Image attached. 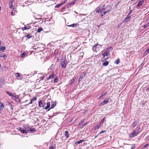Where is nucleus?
Masks as SVG:
<instances>
[{"label":"nucleus","mask_w":149,"mask_h":149,"mask_svg":"<svg viewBox=\"0 0 149 149\" xmlns=\"http://www.w3.org/2000/svg\"><path fill=\"white\" fill-rule=\"evenodd\" d=\"M103 57L102 59V61H104L108 59L110 57V54L107 52H104L102 54Z\"/></svg>","instance_id":"obj_1"},{"label":"nucleus","mask_w":149,"mask_h":149,"mask_svg":"<svg viewBox=\"0 0 149 149\" xmlns=\"http://www.w3.org/2000/svg\"><path fill=\"white\" fill-rule=\"evenodd\" d=\"M18 128V130L22 134H26L27 132L26 130L24 129V128H22L19 127Z\"/></svg>","instance_id":"obj_2"},{"label":"nucleus","mask_w":149,"mask_h":149,"mask_svg":"<svg viewBox=\"0 0 149 149\" xmlns=\"http://www.w3.org/2000/svg\"><path fill=\"white\" fill-rule=\"evenodd\" d=\"M110 99L109 98H107L105 99L104 101L102 102L100 104V105L101 106H103L105 104H107L109 101V100Z\"/></svg>","instance_id":"obj_3"},{"label":"nucleus","mask_w":149,"mask_h":149,"mask_svg":"<svg viewBox=\"0 0 149 149\" xmlns=\"http://www.w3.org/2000/svg\"><path fill=\"white\" fill-rule=\"evenodd\" d=\"M27 129L28 131H29L31 133H33L35 132H36V130L34 128L30 127L29 126H28L27 127Z\"/></svg>","instance_id":"obj_4"},{"label":"nucleus","mask_w":149,"mask_h":149,"mask_svg":"<svg viewBox=\"0 0 149 149\" xmlns=\"http://www.w3.org/2000/svg\"><path fill=\"white\" fill-rule=\"evenodd\" d=\"M138 133H139L138 131H136V130H135V131H134L133 132L130 134V138H133Z\"/></svg>","instance_id":"obj_5"},{"label":"nucleus","mask_w":149,"mask_h":149,"mask_svg":"<svg viewBox=\"0 0 149 149\" xmlns=\"http://www.w3.org/2000/svg\"><path fill=\"white\" fill-rule=\"evenodd\" d=\"M86 74V73L85 72H84L81 74L78 80V83H79L85 77Z\"/></svg>","instance_id":"obj_6"},{"label":"nucleus","mask_w":149,"mask_h":149,"mask_svg":"<svg viewBox=\"0 0 149 149\" xmlns=\"http://www.w3.org/2000/svg\"><path fill=\"white\" fill-rule=\"evenodd\" d=\"M61 66L63 68H65L67 64L66 62H65V61H61Z\"/></svg>","instance_id":"obj_7"},{"label":"nucleus","mask_w":149,"mask_h":149,"mask_svg":"<svg viewBox=\"0 0 149 149\" xmlns=\"http://www.w3.org/2000/svg\"><path fill=\"white\" fill-rule=\"evenodd\" d=\"M14 0H10V2L9 3V8L11 9H14V6L13 5V2L14 1Z\"/></svg>","instance_id":"obj_8"},{"label":"nucleus","mask_w":149,"mask_h":149,"mask_svg":"<svg viewBox=\"0 0 149 149\" xmlns=\"http://www.w3.org/2000/svg\"><path fill=\"white\" fill-rule=\"evenodd\" d=\"M131 17L130 16H128V15L127 17L123 20V23H126L129 22L130 20Z\"/></svg>","instance_id":"obj_9"},{"label":"nucleus","mask_w":149,"mask_h":149,"mask_svg":"<svg viewBox=\"0 0 149 149\" xmlns=\"http://www.w3.org/2000/svg\"><path fill=\"white\" fill-rule=\"evenodd\" d=\"M45 105V103L43 104L41 101H40L38 102V106L40 107L43 108Z\"/></svg>","instance_id":"obj_10"},{"label":"nucleus","mask_w":149,"mask_h":149,"mask_svg":"<svg viewBox=\"0 0 149 149\" xmlns=\"http://www.w3.org/2000/svg\"><path fill=\"white\" fill-rule=\"evenodd\" d=\"M5 81L2 79H0V88H1L2 86L5 84Z\"/></svg>","instance_id":"obj_11"},{"label":"nucleus","mask_w":149,"mask_h":149,"mask_svg":"<svg viewBox=\"0 0 149 149\" xmlns=\"http://www.w3.org/2000/svg\"><path fill=\"white\" fill-rule=\"evenodd\" d=\"M144 2V0H141L136 5V6L138 7H140L143 3Z\"/></svg>","instance_id":"obj_12"},{"label":"nucleus","mask_w":149,"mask_h":149,"mask_svg":"<svg viewBox=\"0 0 149 149\" xmlns=\"http://www.w3.org/2000/svg\"><path fill=\"white\" fill-rule=\"evenodd\" d=\"M76 78V77H74L72 79L70 80L69 81V84L70 85H71L75 81V79Z\"/></svg>","instance_id":"obj_13"},{"label":"nucleus","mask_w":149,"mask_h":149,"mask_svg":"<svg viewBox=\"0 0 149 149\" xmlns=\"http://www.w3.org/2000/svg\"><path fill=\"white\" fill-rule=\"evenodd\" d=\"M56 103L55 102H53L52 104H51V107L50 108V109H49L48 110V111H49V110L50 109L54 108L56 106Z\"/></svg>","instance_id":"obj_14"},{"label":"nucleus","mask_w":149,"mask_h":149,"mask_svg":"<svg viewBox=\"0 0 149 149\" xmlns=\"http://www.w3.org/2000/svg\"><path fill=\"white\" fill-rule=\"evenodd\" d=\"M3 57V58L5 59L7 57V56L5 54L2 53L0 54V58Z\"/></svg>","instance_id":"obj_15"},{"label":"nucleus","mask_w":149,"mask_h":149,"mask_svg":"<svg viewBox=\"0 0 149 149\" xmlns=\"http://www.w3.org/2000/svg\"><path fill=\"white\" fill-rule=\"evenodd\" d=\"M50 106V102H48L47 103V106L45 107V109H47L49 108Z\"/></svg>","instance_id":"obj_16"},{"label":"nucleus","mask_w":149,"mask_h":149,"mask_svg":"<svg viewBox=\"0 0 149 149\" xmlns=\"http://www.w3.org/2000/svg\"><path fill=\"white\" fill-rule=\"evenodd\" d=\"M6 93H7V94L9 96H11L12 97H14V95L13 94L11 93V92L8 91H6Z\"/></svg>","instance_id":"obj_17"},{"label":"nucleus","mask_w":149,"mask_h":149,"mask_svg":"<svg viewBox=\"0 0 149 149\" xmlns=\"http://www.w3.org/2000/svg\"><path fill=\"white\" fill-rule=\"evenodd\" d=\"M84 141H85V140L83 139H82L79 141H78L75 142V144L76 145L77 144V143L79 144L81 143L82 142Z\"/></svg>","instance_id":"obj_18"},{"label":"nucleus","mask_w":149,"mask_h":149,"mask_svg":"<svg viewBox=\"0 0 149 149\" xmlns=\"http://www.w3.org/2000/svg\"><path fill=\"white\" fill-rule=\"evenodd\" d=\"M65 134L67 138H68L69 137V132L68 131H65Z\"/></svg>","instance_id":"obj_19"},{"label":"nucleus","mask_w":149,"mask_h":149,"mask_svg":"<svg viewBox=\"0 0 149 149\" xmlns=\"http://www.w3.org/2000/svg\"><path fill=\"white\" fill-rule=\"evenodd\" d=\"M15 76L18 77L17 79H21L20 74L18 73H17L15 74Z\"/></svg>","instance_id":"obj_20"},{"label":"nucleus","mask_w":149,"mask_h":149,"mask_svg":"<svg viewBox=\"0 0 149 149\" xmlns=\"http://www.w3.org/2000/svg\"><path fill=\"white\" fill-rule=\"evenodd\" d=\"M101 125L99 123L95 127L94 130H96L98 129L100 127Z\"/></svg>","instance_id":"obj_21"},{"label":"nucleus","mask_w":149,"mask_h":149,"mask_svg":"<svg viewBox=\"0 0 149 149\" xmlns=\"http://www.w3.org/2000/svg\"><path fill=\"white\" fill-rule=\"evenodd\" d=\"M108 61H106L102 63V65L104 66H107L108 65Z\"/></svg>","instance_id":"obj_22"},{"label":"nucleus","mask_w":149,"mask_h":149,"mask_svg":"<svg viewBox=\"0 0 149 149\" xmlns=\"http://www.w3.org/2000/svg\"><path fill=\"white\" fill-rule=\"evenodd\" d=\"M14 99L15 100L18 102H20V100L19 99L18 97H14Z\"/></svg>","instance_id":"obj_23"},{"label":"nucleus","mask_w":149,"mask_h":149,"mask_svg":"<svg viewBox=\"0 0 149 149\" xmlns=\"http://www.w3.org/2000/svg\"><path fill=\"white\" fill-rule=\"evenodd\" d=\"M138 123V122L136 120L134 121L132 124L133 127H135Z\"/></svg>","instance_id":"obj_24"},{"label":"nucleus","mask_w":149,"mask_h":149,"mask_svg":"<svg viewBox=\"0 0 149 149\" xmlns=\"http://www.w3.org/2000/svg\"><path fill=\"white\" fill-rule=\"evenodd\" d=\"M77 24H71L70 25H67V26L69 27H75L77 26Z\"/></svg>","instance_id":"obj_25"},{"label":"nucleus","mask_w":149,"mask_h":149,"mask_svg":"<svg viewBox=\"0 0 149 149\" xmlns=\"http://www.w3.org/2000/svg\"><path fill=\"white\" fill-rule=\"evenodd\" d=\"M6 47L5 46H2L0 48V51L2 52H3L6 49Z\"/></svg>","instance_id":"obj_26"},{"label":"nucleus","mask_w":149,"mask_h":149,"mask_svg":"<svg viewBox=\"0 0 149 149\" xmlns=\"http://www.w3.org/2000/svg\"><path fill=\"white\" fill-rule=\"evenodd\" d=\"M54 75V74H53L51 75L48 78H47V80H49V79H52L53 78Z\"/></svg>","instance_id":"obj_27"},{"label":"nucleus","mask_w":149,"mask_h":149,"mask_svg":"<svg viewBox=\"0 0 149 149\" xmlns=\"http://www.w3.org/2000/svg\"><path fill=\"white\" fill-rule=\"evenodd\" d=\"M4 106H5L3 103L1 104V105H0V110L1 111L3 110L4 107Z\"/></svg>","instance_id":"obj_28"},{"label":"nucleus","mask_w":149,"mask_h":149,"mask_svg":"<svg viewBox=\"0 0 149 149\" xmlns=\"http://www.w3.org/2000/svg\"><path fill=\"white\" fill-rule=\"evenodd\" d=\"M105 118V117H104L103 118H102L101 121L99 123L101 125V124H102L104 122V119Z\"/></svg>","instance_id":"obj_29"},{"label":"nucleus","mask_w":149,"mask_h":149,"mask_svg":"<svg viewBox=\"0 0 149 149\" xmlns=\"http://www.w3.org/2000/svg\"><path fill=\"white\" fill-rule=\"evenodd\" d=\"M120 62V61L119 59L118 58L115 61L114 63L116 64H118Z\"/></svg>","instance_id":"obj_30"},{"label":"nucleus","mask_w":149,"mask_h":149,"mask_svg":"<svg viewBox=\"0 0 149 149\" xmlns=\"http://www.w3.org/2000/svg\"><path fill=\"white\" fill-rule=\"evenodd\" d=\"M149 26V22L147 24H145L143 26V29H145L146 28H147V27H148Z\"/></svg>","instance_id":"obj_31"},{"label":"nucleus","mask_w":149,"mask_h":149,"mask_svg":"<svg viewBox=\"0 0 149 149\" xmlns=\"http://www.w3.org/2000/svg\"><path fill=\"white\" fill-rule=\"evenodd\" d=\"M16 12V10H12V11L11 12V14L13 16L15 14Z\"/></svg>","instance_id":"obj_32"},{"label":"nucleus","mask_w":149,"mask_h":149,"mask_svg":"<svg viewBox=\"0 0 149 149\" xmlns=\"http://www.w3.org/2000/svg\"><path fill=\"white\" fill-rule=\"evenodd\" d=\"M30 24H31V23L28 24L26 26V27L27 29H29L31 28V26H29Z\"/></svg>","instance_id":"obj_33"},{"label":"nucleus","mask_w":149,"mask_h":149,"mask_svg":"<svg viewBox=\"0 0 149 149\" xmlns=\"http://www.w3.org/2000/svg\"><path fill=\"white\" fill-rule=\"evenodd\" d=\"M109 10H107V11H106L105 12H102V14H101L102 17V16H103L104 15H105L106 13H107L109 11Z\"/></svg>","instance_id":"obj_34"},{"label":"nucleus","mask_w":149,"mask_h":149,"mask_svg":"<svg viewBox=\"0 0 149 149\" xmlns=\"http://www.w3.org/2000/svg\"><path fill=\"white\" fill-rule=\"evenodd\" d=\"M54 67V65L53 64H52L49 67V70H52Z\"/></svg>","instance_id":"obj_35"},{"label":"nucleus","mask_w":149,"mask_h":149,"mask_svg":"<svg viewBox=\"0 0 149 149\" xmlns=\"http://www.w3.org/2000/svg\"><path fill=\"white\" fill-rule=\"evenodd\" d=\"M63 5V3H60V4H58L57 5V6H55V7L58 8H59V7H60L61 6H62Z\"/></svg>","instance_id":"obj_36"},{"label":"nucleus","mask_w":149,"mask_h":149,"mask_svg":"<svg viewBox=\"0 0 149 149\" xmlns=\"http://www.w3.org/2000/svg\"><path fill=\"white\" fill-rule=\"evenodd\" d=\"M43 30V29L41 27L39 28H38V29L37 30V32H38V33H39V32H40L41 31H42Z\"/></svg>","instance_id":"obj_37"},{"label":"nucleus","mask_w":149,"mask_h":149,"mask_svg":"<svg viewBox=\"0 0 149 149\" xmlns=\"http://www.w3.org/2000/svg\"><path fill=\"white\" fill-rule=\"evenodd\" d=\"M26 54V53L25 52H24L21 54V56L23 58L24 57L25 55Z\"/></svg>","instance_id":"obj_38"},{"label":"nucleus","mask_w":149,"mask_h":149,"mask_svg":"<svg viewBox=\"0 0 149 149\" xmlns=\"http://www.w3.org/2000/svg\"><path fill=\"white\" fill-rule=\"evenodd\" d=\"M26 37L28 39H29L32 37V36L30 34H29L26 35Z\"/></svg>","instance_id":"obj_39"},{"label":"nucleus","mask_w":149,"mask_h":149,"mask_svg":"<svg viewBox=\"0 0 149 149\" xmlns=\"http://www.w3.org/2000/svg\"><path fill=\"white\" fill-rule=\"evenodd\" d=\"M88 123V122H86L85 123H84V124L82 126V127H81V128H82L83 127H84V126H85V125H86Z\"/></svg>","instance_id":"obj_40"},{"label":"nucleus","mask_w":149,"mask_h":149,"mask_svg":"<svg viewBox=\"0 0 149 149\" xmlns=\"http://www.w3.org/2000/svg\"><path fill=\"white\" fill-rule=\"evenodd\" d=\"M135 148V145L134 144L132 145L131 147V149H134Z\"/></svg>","instance_id":"obj_41"},{"label":"nucleus","mask_w":149,"mask_h":149,"mask_svg":"<svg viewBox=\"0 0 149 149\" xmlns=\"http://www.w3.org/2000/svg\"><path fill=\"white\" fill-rule=\"evenodd\" d=\"M37 100V98L36 97H34L31 100L32 101H35Z\"/></svg>","instance_id":"obj_42"},{"label":"nucleus","mask_w":149,"mask_h":149,"mask_svg":"<svg viewBox=\"0 0 149 149\" xmlns=\"http://www.w3.org/2000/svg\"><path fill=\"white\" fill-rule=\"evenodd\" d=\"M68 0H64L61 3H63V5L65 3L67 2Z\"/></svg>","instance_id":"obj_43"},{"label":"nucleus","mask_w":149,"mask_h":149,"mask_svg":"<svg viewBox=\"0 0 149 149\" xmlns=\"http://www.w3.org/2000/svg\"><path fill=\"white\" fill-rule=\"evenodd\" d=\"M98 45V44H95L94 46H93V49L94 48L96 47Z\"/></svg>","instance_id":"obj_44"},{"label":"nucleus","mask_w":149,"mask_h":149,"mask_svg":"<svg viewBox=\"0 0 149 149\" xmlns=\"http://www.w3.org/2000/svg\"><path fill=\"white\" fill-rule=\"evenodd\" d=\"M84 120H82L79 123V124H78L79 125H81V123H82L84 122Z\"/></svg>","instance_id":"obj_45"},{"label":"nucleus","mask_w":149,"mask_h":149,"mask_svg":"<svg viewBox=\"0 0 149 149\" xmlns=\"http://www.w3.org/2000/svg\"><path fill=\"white\" fill-rule=\"evenodd\" d=\"M58 81V79L57 78H56L54 79V82H57Z\"/></svg>","instance_id":"obj_46"},{"label":"nucleus","mask_w":149,"mask_h":149,"mask_svg":"<svg viewBox=\"0 0 149 149\" xmlns=\"http://www.w3.org/2000/svg\"><path fill=\"white\" fill-rule=\"evenodd\" d=\"M45 77V76L44 77H40L39 79H40V81H41V80H42Z\"/></svg>","instance_id":"obj_47"},{"label":"nucleus","mask_w":149,"mask_h":149,"mask_svg":"<svg viewBox=\"0 0 149 149\" xmlns=\"http://www.w3.org/2000/svg\"><path fill=\"white\" fill-rule=\"evenodd\" d=\"M105 52H109V53L110 51L107 48L106 49Z\"/></svg>","instance_id":"obj_48"},{"label":"nucleus","mask_w":149,"mask_h":149,"mask_svg":"<svg viewBox=\"0 0 149 149\" xmlns=\"http://www.w3.org/2000/svg\"><path fill=\"white\" fill-rule=\"evenodd\" d=\"M26 29H26V26H25L24 27H23L22 28V30L23 31L25 30H26Z\"/></svg>","instance_id":"obj_49"},{"label":"nucleus","mask_w":149,"mask_h":149,"mask_svg":"<svg viewBox=\"0 0 149 149\" xmlns=\"http://www.w3.org/2000/svg\"><path fill=\"white\" fill-rule=\"evenodd\" d=\"M149 145L148 144H147L146 145H145L143 147V148H144L147 147V146H149Z\"/></svg>","instance_id":"obj_50"},{"label":"nucleus","mask_w":149,"mask_h":149,"mask_svg":"<svg viewBox=\"0 0 149 149\" xmlns=\"http://www.w3.org/2000/svg\"><path fill=\"white\" fill-rule=\"evenodd\" d=\"M107 48H108L109 50H112L113 49V48L112 47H108Z\"/></svg>","instance_id":"obj_51"},{"label":"nucleus","mask_w":149,"mask_h":149,"mask_svg":"<svg viewBox=\"0 0 149 149\" xmlns=\"http://www.w3.org/2000/svg\"><path fill=\"white\" fill-rule=\"evenodd\" d=\"M49 149H54L53 146H49Z\"/></svg>","instance_id":"obj_52"},{"label":"nucleus","mask_w":149,"mask_h":149,"mask_svg":"<svg viewBox=\"0 0 149 149\" xmlns=\"http://www.w3.org/2000/svg\"><path fill=\"white\" fill-rule=\"evenodd\" d=\"M107 93V92H105V93H102V96H104Z\"/></svg>","instance_id":"obj_53"},{"label":"nucleus","mask_w":149,"mask_h":149,"mask_svg":"<svg viewBox=\"0 0 149 149\" xmlns=\"http://www.w3.org/2000/svg\"><path fill=\"white\" fill-rule=\"evenodd\" d=\"M106 131H103V130H102L100 133V134H101L102 133H104V132H105Z\"/></svg>","instance_id":"obj_54"},{"label":"nucleus","mask_w":149,"mask_h":149,"mask_svg":"<svg viewBox=\"0 0 149 149\" xmlns=\"http://www.w3.org/2000/svg\"><path fill=\"white\" fill-rule=\"evenodd\" d=\"M101 10H96V12L97 13H99L100 12H101L102 11H100Z\"/></svg>","instance_id":"obj_55"},{"label":"nucleus","mask_w":149,"mask_h":149,"mask_svg":"<svg viewBox=\"0 0 149 149\" xmlns=\"http://www.w3.org/2000/svg\"><path fill=\"white\" fill-rule=\"evenodd\" d=\"M74 1H72L71 3H70V5H73L74 4Z\"/></svg>","instance_id":"obj_56"},{"label":"nucleus","mask_w":149,"mask_h":149,"mask_svg":"<svg viewBox=\"0 0 149 149\" xmlns=\"http://www.w3.org/2000/svg\"><path fill=\"white\" fill-rule=\"evenodd\" d=\"M61 60H62V61H65V58H62L61 59Z\"/></svg>","instance_id":"obj_57"},{"label":"nucleus","mask_w":149,"mask_h":149,"mask_svg":"<svg viewBox=\"0 0 149 149\" xmlns=\"http://www.w3.org/2000/svg\"><path fill=\"white\" fill-rule=\"evenodd\" d=\"M132 10H131L130 11V12L129 13L128 15V16H129V15L130 14V13H131L132 11Z\"/></svg>","instance_id":"obj_58"},{"label":"nucleus","mask_w":149,"mask_h":149,"mask_svg":"<svg viewBox=\"0 0 149 149\" xmlns=\"http://www.w3.org/2000/svg\"><path fill=\"white\" fill-rule=\"evenodd\" d=\"M32 102H33L32 100H31V101H30V102L29 103V104H32Z\"/></svg>","instance_id":"obj_59"},{"label":"nucleus","mask_w":149,"mask_h":149,"mask_svg":"<svg viewBox=\"0 0 149 149\" xmlns=\"http://www.w3.org/2000/svg\"><path fill=\"white\" fill-rule=\"evenodd\" d=\"M146 139L147 140H149V135L146 137Z\"/></svg>","instance_id":"obj_60"},{"label":"nucleus","mask_w":149,"mask_h":149,"mask_svg":"<svg viewBox=\"0 0 149 149\" xmlns=\"http://www.w3.org/2000/svg\"><path fill=\"white\" fill-rule=\"evenodd\" d=\"M121 23L120 24L118 25V28H119L120 26H121Z\"/></svg>","instance_id":"obj_61"},{"label":"nucleus","mask_w":149,"mask_h":149,"mask_svg":"<svg viewBox=\"0 0 149 149\" xmlns=\"http://www.w3.org/2000/svg\"><path fill=\"white\" fill-rule=\"evenodd\" d=\"M52 19V17H51V18L49 19V21H50Z\"/></svg>","instance_id":"obj_62"},{"label":"nucleus","mask_w":149,"mask_h":149,"mask_svg":"<svg viewBox=\"0 0 149 149\" xmlns=\"http://www.w3.org/2000/svg\"><path fill=\"white\" fill-rule=\"evenodd\" d=\"M2 43V42L1 41H0V45H1Z\"/></svg>","instance_id":"obj_63"},{"label":"nucleus","mask_w":149,"mask_h":149,"mask_svg":"<svg viewBox=\"0 0 149 149\" xmlns=\"http://www.w3.org/2000/svg\"><path fill=\"white\" fill-rule=\"evenodd\" d=\"M42 19V18H39V19H38V20L40 19L41 20Z\"/></svg>","instance_id":"obj_64"}]
</instances>
